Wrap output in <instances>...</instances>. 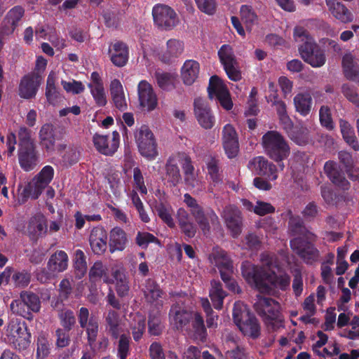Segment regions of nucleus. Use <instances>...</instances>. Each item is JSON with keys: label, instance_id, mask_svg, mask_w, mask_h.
<instances>
[{"label": "nucleus", "instance_id": "nucleus-47", "mask_svg": "<svg viewBox=\"0 0 359 359\" xmlns=\"http://www.w3.org/2000/svg\"><path fill=\"white\" fill-rule=\"evenodd\" d=\"M107 330L111 337L116 339L120 336L119 318L114 311H109L106 317Z\"/></svg>", "mask_w": 359, "mask_h": 359}, {"label": "nucleus", "instance_id": "nucleus-2", "mask_svg": "<svg viewBox=\"0 0 359 359\" xmlns=\"http://www.w3.org/2000/svg\"><path fill=\"white\" fill-rule=\"evenodd\" d=\"M293 36L296 42L302 43L299 52L304 61L313 67H320L326 62V57L309 32L303 27H295Z\"/></svg>", "mask_w": 359, "mask_h": 359}, {"label": "nucleus", "instance_id": "nucleus-49", "mask_svg": "<svg viewBox=\"0 0 359 359\" xmlns=\"http://www.w3.org/2000/svg\"><path fill=\"white\" fill-rule=\"evenodd\" d=\"M155 211L161 219L170 228L175 226V222L172 216V208L170 206L165 205L163 203H159L155 205Z\"/></svg>", "mask_w": 359, "mask_h": 359}, {"label": "nucleus", "instance_id": "nucleus-44", "mask_svg": "<svg viewBox=\"0 0 359 359\" xmlns=\"http://www.w3.org/2000/svg\"><path fill=\"white\" fill-rule=\"evenodd\" d=\"M20 297L25 303L32 313L40 311L41 300L37 294L32 291L24 290L20 293Z\"/></svg>", "mask_w": 359, "mask_h": 359}, {"label": "nucleus", "instance_id": "nucleus-53", "mask_svg": "<svg viewBox=\"0 0 359 359\" xmlns=\"http://www.w3.org/2000/svg\"><path fill=\"white\" fill-rule=\"evenodd\" d=\"M319 118L323 127L328 130L334 129V124L332 120L330 108L328 106L323 105L320 108Z\"/></svg>", "mask_w": 359, "mask_h": 359}, {"label": "nucleus", "instance_id": "nucleus-40", "mask_svg": "<svg viewBox=\"0 0 359 359\" xmlns=\"http://www.w3.org/2000/svg\"><path fill=\"white\" fill-rule=\"evenodd\" d=\"M89 281L95 285L103 279L104 283H110L111 278L107 274V268L100 261L95 262L89 271Z\"/></svg>", "mask_w": 359, "mask_h": 359}, {"label": "nucleus", "instance_id": "nucleus-26", "mask_svg": "<svg viewBox=\"0 0 359 359\" xmlns=\"http://www.w3.org/2000/svg\"><path fill=\"white\" fill-rule=\"evenodd\" d=\"M24 15L25 9L21 6H15L10 9L4 19L3 32L6 34L13 33Z\"/></svg>", "mask_w": 359, "mask_h": 359}, {"label": "nucleus", "instance_id": "nucleus-29", "mask_svg": "<svg viewBox=\"0 0 359 359\" xmlns=\"http://www.w3.org/2000/svg\"><path fill=\"white\" fill-rule=\"evenodd\" d=\"M69 265V257L64 250H57L49 258L47 269L56 275L66 271Z\"/></svg>", "mask_w": 359, "mask_h": 359}, {"label": "nucleus", "instance_id": "nucleus-27", "mask_svg": "<svg viewBox=\"0 0 359 359\" xmlns=\"http://www.w3.org/2000/svg\"><path fill=\"white\" fill-rule=\"evenodd\" d=\"M55 128L52 123L43 124L39 132L40 144L47 152L54 150L57 136Z\"/></svg>", "mask_w": 359, "mask_h": 359}, {"label": "nucleus", "instance_id": "nucleus-55", "mask_svg": "<svg viewBox=\"0 0 359 359\" xmlns=\"http://www.w3.org/2000/svg\"><path fill=\"white\" fill-rule=\"evenodd\" d=\"M133 173L134 189L137 190L142 195H146L147 194V188L141 169L139 167H135L133 168Z\"/></svg>", "mask_w": 359, "mask_h": 359}, {"label": "nucleus", "instance_id": "nucleus-19", "mask_svg": "<svg viewBox=\"0 0 359 359\" xmlns=\"http://www.w3.org/2000/svg\"><path fill=\"white\" fill-rule=\"evenodd\" d=\"M140 105L148 111L154 110L158 104L157 96L152 86L145 80L141 81L137 86Z\"/></svg>", "mask_w": 359, "mask_h": 359}, {"label": "nucleus", "instance_id": "nucleus-23", "mask_svg": "<svg viewBox=\"0 0 359 359\" xmlns=\"http://www.w3.org/2000/svg\"><path fill=\"white\" fill-rule=\"evenodd\" d=\"M184 50V45L182 41L170 39L166 42V48L158 54V58L165 64H171L183 53Z\"/></svg>", "mask_w": 359, "mask_h": 359}, {"label": "nucleus", "instance_id": "nucleus-1", "mask_svg": "<svg viewBox=\"0 0 359 359\" xmlns=\"http://www.w3.org/2000/svg\"><path fill=\"white\" fill-rule=\"evenodd\" d=\"M241 273L245 281L251 287L264 294H271L274 287L285 290L290 283L288 275L278 276L274 271H267L264 268L248 261L242 263Z\"/></svg>", "mask_w": 359, "mask_h": 359}, {"label": "nucleus", "instance_id": "nucleus-9", "mask_svg": "<svg viewBox=\"0 0 359 359\" xmlns=\"http://www.w3.org/2000/svg\"><path fill=\"white\" fill-rule=\"evenodd\" d=\"M292 250L307 264H312L319 257V250L306 239L297 236L290 240Z\"/></svg>", "mask_w": 359, "mask_h": 359}, {"label": "nucleus", "instance_id": "nucleus-34", "mask_svg": "<svg viewBox=\"0 0 359 359\" xmlns=\"http://www.w3.org/2000/svg\"><path fill=\"white\" fill-rule=\"evenodd\" d=\"M332 15L341 22L346 23L353 20L352 13L342 4L336 0H325Z\"/></svg>", "mask_w": 359, "mask_h": 359}, {"label": "nucleus", "instance_id": "nucleus-35", "mask_svg": "<svg viewBox=\"0 0 359 359\" xmlns=\"http://www.w3.org/2000/svg\"><path fill=\"white\" fill-rule=\"evenodd\" d=\"M295 110L302 116H308L312 109L313 100L308 92L299 93L293 98Z\"/></svg>", "mask_w": 359, "mask_h": 359}, {"label": "nucleus", "instance_id": "nucleus-33", "mask_svg": "<svg viewBox=\"0 0 359 359\" xmlns=\"http://www.w3.org/2000/svg\"><path fill=\"white\" fill-rule=\"evenodd\" d=\"M200 65L194 60H187L181 69V76L185 85L193 84L198 77Z\"/></svg>", "mask_w": 359, "mask_h": 359}, {"label": "nucleus", "instance_id": "nucleus-46", "mask_svg": "<svg viewBox=\"0 0 359 359\" xmlns=\"http://www.w3.org/2000/svg\"><path fill=\"white\" fill-rule=\"evenodd\" d=\"M143 292L147 301L150 303L156 301L163 294V291L160 286L151 278L146 280Z\"/></svg>", "mask_w": 359, "mask_h": 359}, {"label": "nucleus", "instance_id": "nucleus-31", "mask_svg": "<svg viewBox=\"0 0 359 359\" xmlns=\"http://www.w3.org/2000/svg\"><path fill=\"white\" fill-rule=\"evenodd\" d=\"M344 76L349 81L359 83V64L355 62V57L351 53H346L341 60Z\"/></svg>", "mask_w": 359, "mask_h": 359}, {"label": "nucleus", "instance_id": "nucleus-42", "mask_svg": "<svg viewBox=\"0 0 359 359\" xmlns=\"http://www.w3.org/2000/svg\"><path fill=\"white\" fill-rule=\"evenodd\" d=\"M73 266L74 269L75 276L78 279L84 277L87 272L86 256L83 250L77 249L74 253Z\"/></svg>", "mask_w": 359, "mask_h": 359}, {"label": "nucleus", "instance_id": "nucleus-59", "mask_svg": "<svg viewBox=\"0 0 359 359\" xmlns=\"http://www.w3.org/2000/svg\"><path fill=\"white\" fill-rule=\"evenodd\" d=\"M11 277L15 286L18 287H27L31 280V274L25 270L16 271Z\"/></svg>", "mask_w": 359, "mask_h": 359}, {"label": "nucleus", "instance_id": "nucleus-12", "mask_svg": "<svg viewBox=\"0 0 359 359\" xmlns=\"http://www.w3.org/2000/svg\"><path fill=\"white\" fill-rule=\"evenodd\" d=\"M254 309L264 320H279V304L270 297L257 296V299L254 304Z\"/></svg>", "mask_w": 359, "mask_h": 359}, {"label": "nucleus", "instance_id": "nucleus-56", "mask_svg": "<svg viewBox=\"0 0 359 359\" xmlns=\"http://www.w3.org/2000/svg\"><path fill=\"white\" fill-rule=\"evenodd\" d=\"M135 242L138 246L142 248H147L149 243L160 245V241L156 236L146 231H138L136 235Z\"/></svg>", "mask_w": 359, "mask_h": 359}, {"label": "nucleus", "instance_id": "nucleus-22", "mask_svg": "<svg viewBox=\"0 0 359 359\" xmlns=\"http://www.w3.org/2000/svg\"><path fill=\"white\" fill-rule=\"evenodd\" d=\"M193 313L185 309L182 303L176 302L171 306L169 316L171 323L179 330L190 323Z\"/></svg>", "mask_w": 359, "mask_h": 359}, {"label": "nucleus", "instance_id": "nucleus-21", "mask_svg": "<svg viewBox=\"0 0 359 359\" xmlns=\"http://www.w3.org/2000/svg\"><path fill=\"white\" fill-rule=\"evenodd\" d=\"M191 215L194 217L204 234L210 232V226L215 228L219 225V218L215 212L211 208L204 210L202 207L193 212Z\"/></svg>", "mask_w": 359, "mask_h": 359}, {"label": "nucleus", "instance_id": "nucleus-30", "mask_svg": "<svg viewBox=\"0 0 359 359\" xmlns=\"http://www.w3.org/2000/svg\"><path fill=\"white\" fill-rule=\"evenodd\" d=\"M52 306L58 311L57 317L60 320V325L62 326L61 328L71 331L76 323L74 312L71 309H62L63 304L60 303L58 300H57L55 304L52 302Z\"/></svg>", "mask_w": 359, "mask_h": 359}, {"label": "nucleus", "instance_id": "nucleus-16", "mask_svg": "<svg viewBox=\"0 0 359 359\" xmlns=\"http://www.w3.org/2000/svg\"><path fill=\"white\" fill-rule=\"evenodd\" d=\"M119 138V133L117 131H114L109 143L108 135L95 133L93 137V142L98 152L105 156H112L118 148Z\"/></svg>", "mask_w": 359, "mask_h": 359}, {"label": "nucleus", "instance_id": "nucleus-25", "mask_svg": "<svg viewBox=\"0 0 359 359\" xmlns=\"http://www.w3.org/2000/svg\"><path fill=\"white\" fill-rule=\"evenodd\" d=\"M111 283L115 284V289L120 297H124L128 294L130 290L129 280L126 270L122 266H115L111 269Z\"/></svg>", "mask_w": 359, "mask_h": 359}, {"label": "nucleus", "instance_id": "nucleus-45", "mask_svg": "<svg viewBox=\"0 0 359 359\" xmlns=\"http://www.w3.org/2000/svg\"><path fill=\"white\" fill-rule=\"evenodd\" d=\"M191 327L196 338L203 341L207 337V330L205 326L203 317L198 312H194L191 322Z\"/></svg>", "mask_w": 359, "mask_h": 359}, {"label": "nucleus", "instance_id": "nucleus-14", "mask_svg": "<svg viewBox=\"0 0 359 359\" xmlns=\"http://www.w3.org/2000/svg\"><path fill=\"white\" fill-rule=\"evenodd\" d=\"M323 168L326 176L334 186L344 191L351 188V183L346 179L345 172L337 162L327 161Z\"/></svg>", "mask_w": 359, "mask_h": 359}, {"label": "nucleus", "instance_id": "nucleus-54", "mask_svg": "<svg viewBox=\"0 0 359 359\" xmlns=\"http://www.w3.org/2000/svg\"><path fill=\"white\" fill-rule=\"evenodd\" d=\"M81 152L78 147L69 145L62 156L63 162L69 166L76 163L80 158Z\"/></svg>", "mask_w": 359, "mask_h": 359}, {"label": "nucleus", "instance_id": "nucleus-3", "mask_svg": "<svg viewBox=\"0 0 359 359\" xmlns=\"http://www.w3.org/2000/svg\"><path fill=\"white\" fill-rule=\"evenodd\" d=\"M18 161L20 168L25 172L35 168L39 161V155L34 142L31 138V131L25 128H20L18 133Z\"/></svg>", "mask_w": 359, "mask_h": 359}, {"label": "nucleus", "instance_id": "nucleus-57", "mask_svg": "<svg viewBox=\"0 0 359 359\" xmlns=\"http://www.w3.org/2000/svg\"><path fill=\"white\" fill-rule=\"evenodd\" d=\"M54 177V169L51 165L44 166L37 174L35 180L43 186L48 187Z\"/></svg>", "mask_w": 359, "mask_h": 359}, {"label": "nucleus", "instance_id": "nucleus-13", "mask_svg": "<svg viewBox=\"0 0 359 359\" xmlns=\"http://www.w3.org/2000/svg\"><path fill=\"white\" fill-rule=\"evenodd\" d=\"M194 114L199 125L204 129H211L215 123V117L206 100L197 97L194 102Z\"/></svg>", "mask_w": 359, "mask_h": 359}, {"label": "nucleus", "instance_id": "nucleus-32", "mask_svg": "<svg viewBox=\"0 0 359 359\" xmlns=\"http://www.w3.org/2000/svg\"><path fill=\"white\" fill-rule=\"evenodd\" d=\"M127 243V234L123 229L116 226L110 231L109 247L111 253L124 250Z\"/></svg>", "mask_w": 359, "mask_h": 359}, {"label": "nucleus", "instance_id": "nucleus-41", "mask_svg": "<svg viewBox=\"0 0 359 359\" xmlns=\"http://www.w3.org/2000/svg\"><path fill=\"white\" fill-rule=\"evenodd\" d=\"M339 127L344 141L355 151H359V142L351 124L347 121L340 119Z\"/></svg>", "mask_w": 359, "mask_h": 359}, {"label": "nucleus", "instance_id": "nucleus-15", "mask_svg": "<svg viewBox=\"0 0 359 359\" xmlns=\"http://www.w3.org/2000/svg\"><path fill=\"white\" fill-rule=\"evenodd\" d=\"M248 168L257 175L263 176L270 181L276 180L278 177L276 165L263 156H256L248 163Z\"/></svg>", "mask_w": 359, "mask_h": 359}, {"label": "nucleus", "instance_id": "nucleus-18", "mask_svg": "<svg viewBox=\"0 0 359 359\" xmlns=\"http://www.w3.org/2000/svg\"><path fill=\"white\" fill-rule=\"evenodd\" d=\"M222 145L225 154L229 158H233L238 155L239 151L238 137L234 127L226 124L222 129Z\"/></svg>", "mask_w": 359, "mask_h": 359}, {"label": "nucleus", "instance_id": "nucleus-38", "mask_svg": "<svg viewBox=\"0 0 359 359\" xmlns=\"http://www.w3.org/2000/svg\"><path fill=\"white\" fill-rule=\"evenodd\" d=\"M165 178L171 187L177 186L182 180L178 164L172 154L165 163Z\"/></svg>", "mask_w": 359, "mask_h": 359}, {"label": "nucleus", "instance_id": "nucleus-60", "mask_svg": "<svg viewBox=\"0 0 359 359\" xmlns=\"http://www.w3.org/2000/svg\"><path fill=\"white\" fill-rule=\"evenodd\" d=\"M88 87L90 89V93L96 104L99 107L105 106L107 100L104 86L100 87H92L91 84H88Z\"/></svg>", "mask_w": 359, "mask_h": 359}, {"label": "nucleus", "instance_id": "nucleus-28", "mask_svg": "<svg viewBox=\"0 0 359 359\" xmlns=\"http://www.w3.org/2000/svg\"><path fill=\"white\" fill-rule=\"evenodd\" d=\"M109 49L111 61L117 67L126 65L129 57V50L127 45L123 41H116L111 44Z\"/></svg>", "mask_w": 359, "mask_h": 359}, {"label": "nucleus", "instance_id": "nucleus-58", "mask_svg": "<svg viewBox=\"0 0 359 359\" xmlns=\"http://www.w3.org/2000/svg\"><path fill=\"white\" fill-rule=\"evenodd\" d=\"M341 92L344 96L355 107L359 108V94L357 88L348 83H344L341 86Z\"/></svg>", "mask_w": 359, "mask_h": 359}, {"label": "nucleus", "instance_id": "nucleus-63", "mask_svg": "<svg viewBox=\"0 0 359 359\" xmlns=\"http://www.w3.org/2000/svg\"><path fill=\"white\" fill-rule=\"evenodd\" d=\"M287 133L290 138L298 145H304L308 142V137L302 128L293 127Z\"/></svg>", "mask_w": 359, "mask_h": 359}, {"label": "nucleus", "instance_id": "nucleus-6", "mask_svg": "<svg viewBox=\"0 0 359 359\" xmlns=\"http://www.w3.org/2000/svg\"><path fill=\"white\" fill-rule=\"evenodd\" d=\"M6 336L11 344L17 350L27 349L31 343V334L25 322L11 321L6 329Z\"/></svg>", "mask_w": 359, "mask_h": 359}, {"label": "nucleus", "instance_id": "nucleus-48", "mask_svg": "<svg viewBox=\"0 0 359 359\" xmlns=\"http://www.w3.org/2000/svg\"><path fill=\"white\" fill-rule=\"evenodd\" d=\"M10 308L13 313L20 316L27 320H32L34 318L33 313L29 311L20 297L18 299L13 300L10 304Z\"/></svg>", "mask_w": 359, "mask_h": 359}, {"label": "nucleus", "instance_id": "nucleus-7", "mask_svg": "<svg viewBox=\"0 0 359 359\" xmlns=\"http://www.w3.org/2000/svg\"><path fill=\"white\" fill-rule=\"evenodd\" d=\"M135 137L140 154L148 161L154 160L158 154L157 144L149 127L145 125L142 126L136 131Z\"/></svg>", "mask_w": 359, "mask_h": 359}, {"label": "nucleus", "instance_id": "nucleus-17", "mask_svg": "<svg viewBox=\"0 0 359 359\" xmlns=\"http://www.w3.org/2000/svg\"><path fill=\"white\" fill-rule=\"evenodd\" d=\"M41 76L35 73L22 76L18 87L19 96L27 100L34 97L41 85Z\"/></svg>", "mask_w": 359, "mask_h": 359}, {"label": "nucleus", "instance_id": "nucleus-11", "mask_svg": "<svg viewBox=\"0 0 359 359\" xmlns=\"http://www.w3.org/2000/svg\"><path fill=\"white\" fill-rule=\"evenodd\" d=\"M154 22L158 27L170 30L176 26L177 17L175 11L164 4H157L152 9Z\"/></svg>", "mask_w": 359, "mask_h": 359}, {"label": "nucleus", "instance_id": "nucleus-43", "mask_svg": "<svg viewBox=\"0 0 359 359\" xmlns=\"http://www.w3.org/2000/svg\"><path fill=\"white\" fill-rule=\"evenodd\" d=\"M288 214L290 215L288 222L289 230L292 235L302 237V236H308L311 234L300 217L294 216L290 210Z\"/></svg>", "mask_w": 359, "mask_h": 359}, {"label": "nucleus", "instance_id": "nucleus-37", "mask_svg": "<svg viewBox=\"0 0 359 359\" xmlns=\"http://www.w3.org/2000/svg\"><path fill=\"white\" fill-rule=\"evenodd\" d=\"M177 163L182 165L185 175V180L191 183L194 180V166L191 157L185 152H177L172 154Z\"/></svg>", "mask_w": 359, "mask_h": 359}, {"label": "nucleus", "instance_id": "nucleus-64", "mask_svg": "<svg viewBox=\"0 0 359 359\" xmlns=\"http://www.w3.org/2000/svg\"><path fill=\"white\" fill-rule=\"evenodd\" d=\"M118 344V355L120 359H126L130 348V337L121 334L119 337Z\"/></svg>", "mask_w": 359, "mask_h": 359}, {"label": "nucleus", "instance_id": "nucleus-20", "mask_svg": "<svg viewBox=\"0 0 359 359\" xmlns=\"http://www.w3.org/2000/svg\"><path fill=\"white\" fill-rule=\"evenodd\" d=\"M222 217L232 236L236 238L242 231V217L238 208L232 205H226L222 211Z\"/></svg>", "mask_w": 359, "mask_h": 359}, {"label": "nucleus", "instance_id": "nucleus-61", "mask_svg": "<svg viewBox=\"0 0 359 359\" xmlns=\"http://www.w3.org/2000/svg\"><path fill=\"white\" fill-rule=\"evenodd\" d=\"M69 330L57 328L55 330V346L59 348L68 346L70 344L71 339Z\"/></svg>", "mask_w": 359, "mask_h": 359}, {"label": "nucleus", "instance_id": "nucleus-62", "mask_svg": "<svg viewBox=\"0 0 359 359\" xmlns=\"http://www.w3.org/2000/svg\"><path fill=\"white\" fill-rule=\"evenodd\" d=\"M207 169L208 175L214 182L218 183L222 181L219 173V160L215 158H211L207 163Z\"/></svg>", "mask_w": 359, "mask_h": 359}, {"label": "nucleus", "instance_id": "nucleus-39", "mask_svg": "<svg viewBox=\"0 0 359 359\" xmlns=\"http://www.w3.org/2000/svg\"><path fill=\"white\" fill-rule=\"evenodd\" d=\"M210 285L209 296L212 305L215 309L220 310L223 306L224 299L227 294L223 290L222 285L219 280H212Z\"/></svg>", "mask_w": 359, "mask_h": 359}, {"label": "nucleus", "instance_id": "nucleus-5", "mask_svg": "<svg viewBox=\"0 0 359 359\" xmlns=\"http://www.w3.org/2000/svg\"><path fill=\"white\" fill-rule=\"evenodd\" d=\"M232 315L234 323L245 336L253 339L260 336V325L258 320L245 304L240 302H235Z\"/></svg>", "mask_w": 359, "mask_h": 359}, {"label": "nucleus", "instance_id": "nucleus-10", "mask_svg": "<svg viewBox=\"0 0 359 359\" xmlns=\"http://www.w3.org/2000/svg\"><path fill=\"white\" fill-rule=\"evenodd\" d=\"M77 317L79 325L81 328L86 329L88 344L90 346L95 344L99 332L98 318L90 316L89 310L86 307H81L77 312Z\"/></svg>", "mask_w": 359, "mask_h": 359}, {"label": "nucleus", "instance_id": "nucleus-50", "mask_svg": "<svg viewBox=\"0 0 359 359\" xmlns=\"http://www.w3.org/2000/svg\"><path fill=\"white\" fill-rule=\"evenodd\" d=\"M51 344L43 334L39 335L36 341V359H45L50 353Z\"/></svg>", "mask_w": 359, "mask_h": 359}, {"label": "nucleus", "instance_id": "nucleus-4", "mask_svg": "<svg viewBox=\"0 0 359 359\" xmlns=\"http://www.w3.org/2000/svg\"><path fill=\"white\" fill-rule=\"evenodd\" d=\"M262 145L266 155L278 163L281 170L285 165L282 162L290 153V147L285 138L276 130L266 132L262 137Z\"/></svg>", "mask_w": 359, "mask_h": 359}, {"label": "nucleus", "instance_id": "nucleus-52", "mask_svg": "<svg viewBox=\"0 0 359 359\" xmlns=\"http://www.w3.org/2000/svg\"><path fill=\"white\" fill-rule=\"evenodd\" d=\"M156 78L162 90L169 91L175 88V76L170 73H157Z\"/></svg>", "mask_w": 359, "mask_h": 359}, {"label": "nucleus", "instance_id": "nucleus-51", "mask_svg": "<svg viewBox=\"0 0 359 359\" xmlns=\"http://www.w3.org/2000/svg\"><path fill=\"white\" fill-rule=\"evenodd\" d=\"M217 54L220 62L223 66L230 65L231 63H236L237 62L233 51V48L230 45H222L219 49Z\"/></svg>", "mask_w": 359, "mask_h": 359}, {"label": "nucleus", "instance_id": "nucleus-24", "mask_svg": "<svg viewBox=\"0 0 359 359\" xmlns=\"http://www.w3.org/2000/svg\"><path fill=\"white\" fill-rule=\"evenodd\" d=\"M107 233L102 226L94 227L89 236L90 248L95 255H102L107 248Z\"/></svg>", "mask_w": 359, "mask_h": 359}, {"label": "nucleus", "instance_id": "nucleus-36", "mask_svg": "<svg viewBox=\"0 0 359 359\" xmlns=\"http://www.w3.org/2000/svg\"><path fill=\"white\" fill-rule=\"evenodd\" d=\"M48 230L47 219L42 214L33 216L29 222L28 232L33 237H39L46 235Z\"/></svg>", "mask_w": 359, "mask_h": 359}, {"label": "nucleus", "instance_id": "nucleus-8", "mask_svg": "<svg viewBox=\"0 0 359 359\" xmlns=\"http://www.w3.org/2000/svg\"><path fill=\"white\" fill-rule=\"evenodd\" d=\"M208 97L215 100L224 109L229 111L233 107L230 93L222 80L216 75L212 76L208 87Z\"/></svg>", "mask_w": 359, "mask_h": 359}]
</instances>
